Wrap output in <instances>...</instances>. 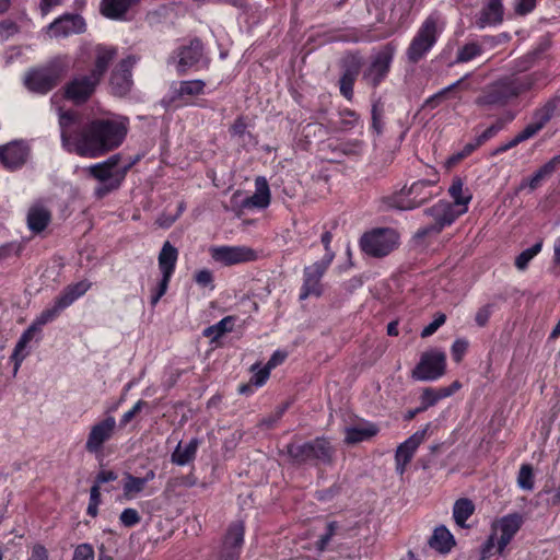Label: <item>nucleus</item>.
Masks as SVG:
<instances>
[{
  "label": "nucleus",
  "mask_w": 560,
  "mask_h": 560,
  "mask_svg": "<svg viewBox=\"0 0 560 560\" xmlns=\"http://www.w3.org/2000/svg\"><path fill=\"white\" fill-rule=\"evenodd\" d=\"M448 195L454 200L452 205L456 206V209H466V212L468 211V205L472 199V195L467 188L464 190V182L459 176L453 178L448 188Z\"/></svg>",
  "instance_id": "ea45409f"
},
{
  "label": "nucleus",
  "mask_w": 560,
  "mask_h": 560,
  "mask_svg": "<svg viewBox=\"0 0 560 560\" xmlns=\"http://www.w3.org/2000/svg\"><path fill=\"white\" fill-rule=\"evenodd\" d=\"M330 265L326 261H315L303 269V282L300 288L299 299L301 301L310 296L319 298L324 293L322 279L329 269Z\"/></svg>",
  "instance_id": "dca6fc26"
},
{
  "label": "nucleus",
  "mask_w": 560,
  "mask_h": 560,
  "mask_svg": "<svg viewBox=\"0 0 560 560\" xmlns=\"http://www.w3.org/2000/svg\"><path fill=\"white\" fill-rule=\"evenodd\" d=\"M439 180L440 176L438 173L434 174V178L416 180L409 187H404L399 191L384 197L382 203L387 209H417L440 195L441 189L438 191L433 190Z\"/></svg>",
  "instance_id": "423d86ee"
},
{
  "label": "nucleus",
  "mask_w": 560,
  "mask_h": 560,
  "mask_svg": "<svg viewBox=\"0 0 560 560\" xmlns=\"http://www.w3.org/2000/svg\"><path fill=\"white\" fill-rule=\"evenodd\" d=\"M95 552L91 544L84 542L75 547L72 560H94Z\"/></svg>",
  "instance_id": "13d9d810"
},
{
  "label": "nucleus",
  "mask_w": 560,
  "mask_h": 560,
  "mask_svg": "<svg viewBox=\"0 0 560 560\" xmlns=\"http://www.w3.org/2000/svg\"><path fill=\"white\" fill-rule=\"evenodd\" d=\"M244 536L245 522L241 520L232 522L224 536L223 551L237 550L241 553V549L244 544Z\"/></svg>",
  "instance_id": "473e14b6"
},
{
  "label": "nucleus",
  "mask_w": 560,
  "mask_h": 560,
  "mask_svg": "<svg viewBox=\"0 0 560 560\" xmlns=\"http://www.w3.org/2000/svg\"><path fill=\"white\" fill-rule=\"evenodd\" d=\"M483 49L480 44L470 42L460 47L456 55V63L468 62L479 56H481Z\"/></svg>",
  "instance_id": "49530a36"
},
{
  "label": "nucleus",
  "mask_w": 560,
  "mask_h": 560,
  "mask_svg": "<svg viewBox=\"0 0 560 560\" xmlns=\"http://www.w3.org/2000/svg\"><path fill=\"white\" fill-rule=\"evenodd\" d=\"M58 122L63 150L89 159H97L118 149L129 131L127 117H96L84 121L74 109H60Z\"/></svg>",
  "instance_id": "f257e3e1"
},
{
  "label": "nucleus",
  "mask_w": 560,
  "mask_h": 560,
  "mask_svg": "<svg viewBox=\"0 0 560 560\" xmlns=\"http://www.w3.org/2000/svg\"><path fill=\"white\" fill-rule=\"evenodd\" d=\"M203 55V45L200 38L195 37L188 45L178 48V73L183 74L188 68L196 66Z\"/></svg>",
  "instance_id": "bb28decb"
},
{
  "label": "nucleus",
  "mask_w": 560,
  "mask_h": 560,
  "mask_svg": "<svg viewBox=\"0 0 560 560\" xmlns=\"http://www.w3.org/2000/svg\"><path fill=\"white\" fill-rule=\"evenodd\" d=\"M92 287V283L84 279L75 283H70L55 299L51 307L45 308L34 320L42 329L48 323L54 322L62 311L71 306L77 300L83 296Z\"/></svg>",
  "instance_id": "9d476101"
},
{
  "label": "nucleus",
  "mask_w": 560,
  "mask_h": 560,
  "mask_svg": "<svg viewBox=\"0 0 560 560\" xmlns=\"http://www.w3.org/2000/svg\"><path fill=\"white\" fill-rule=\"evenodd\" d=\"M118 56V47L96 44L84 51L88 72L74 75L62 86V96L77 106L86 104L97 91L110 66Z\"/></svg>",
  "instance_id": "f03ea898"
},
{
  "label": "nucleus",
  "mask_w": 560,
  "mask_h": 560,
  "mask_svg": "<svg viewBox=\"0 0 560 560\" xmlns=\"http://www.w3.org/2000/svg\"><path fill=\"white\" fill-rule=\"evenodd\" d=\"M394 33V28H382L374 24L361 25L343 30L338 39L346 43H373L386 39Z\"/></svg>",
  "instance_id": "aec40b11"
},
{
  "label": "nucleus",
  "mask_w": 560,
  "mask_h": 560,
  "mask_svg": "<svg viewBox=\"0 0 560 560\" xmlns=\"http://www.w3.org/2000/svg\"><path fill=\"white\" fill-rule=\"evenodd\" d=\"M285 453L293 465L319 468L334 464L336 450L328 438L316 436L303 443L287 444Z\"/></svg>",
  "instance_id": "39448f33"
},
{
  "label": "nucleus",
  "mask_w": 560,
  "mask_h": 560,
  "mask_svg": "<svg viewBox=\"0 0 560 560\" xmlns=\"http://www.w3.org/2000/svg\"><path fill=\"white\" fill-rule=\"evenodd\" d=\"M423 213L432 219V223L420 228L416 236L424 238L429 235L440 234L445 228L451 226L459 217L466 213V209H456L452 202L439 200L427 208Z\"/></svg>",
  "instance_id": "1a4fd4ad"
},
{
  "label": "nucleus",
  "mask_w": 560,
  "mask_h": 560,
  "mask_svg": "<svg viewBox=\"0 0 560 560\" xmlns=\"http://www.w3.org/2000/svg\"><path fill=\"white\" fill-rule=\"evenodd\" d=\"M339 117L342 130H351L360 121V115L355 110L348 107L341 108L339 110Z\"/></svg>",
  "instance_id": "603ef678"
},
{
  "label": "nucleus",
  "mask_w": 560,
  "mask_h": 560,
  "mask_svg": "<svg viewBox=\"0 0 560 560\" xmlns=\"http://www.w3.org/2000/svg\"><path fill=\"white\" fill-rule=\"evenodd\" d=\"M51 221V212L42 206L31 207L27 212V228L34 234L46 230Z\"/></svg>",
  "instance_id": "f704fd0d"
},
{
  "label": "nucleus",
  "mask_w": 560,
  "mask_h": 560,
  "mask_svg": "<svg viewBox=\"0 0 560 560\" xmlns=\"http://www.w3.org/2000/svg\"><path fill=\"white\" fill-rule=\"evenodd\" d=\"M455 545L452 533L443 525L436 527L429 539V546L440 553H448Z\"/></svg>",
  "instance_id": "e433bc0d"
},
{
  "label": "nucleus",
  "mask_w": 560,
  "mask_h": 560,
  "mask_svg": "<svg viewBox=\"0 0 560 560\" xmlns=\"http://www.w3.org/2000/svg\"><path fill=\"white\" fill-rule=\"evenodd\" d=\"M428 429L429 424L423 429L416 431L397 446L395 452V468L398 475L402 476L405 474L406 467L413 458L419 446L424 442Z\"/></svg>",
  "instance_id": "412c9836"
},
{
  "label": "nucleus",
  "mask_w": 560,
  "mask_h": 560,
  "mask_svg": "<svg viewBox=\"0 0 560 560\" xmlns=\"http://www.w3.org/2000/svg\"><path fill=\"white\" fill-rule=\"evenodd\" d=\"M86 30L84 19L77 13H65L47 25L50 37L65 38L74 34H82Z\"/></svg>",
  "instance_id": "4be33fe9"
},
{
  "label": "nucleus",
  "mask_w": 560,
  "mask_h": 560,
  "mask_svg": "<svg viewBox=\"0 0 560 560\" xmlns=\"http://www.w3.org/2000/svg\"><path fill=\"white\" fill-rule=\"evenodd\" d=\"M338 528L339 525L336 521L327 523L325 533L322 534L315 542V548L317 551L323 552L327 549L329 542L331 541Z\"/></svg>",
  "instance_id": "8fccbe9b"
},
{
  "label": "nucleus",
  "mask_w": 560,
  "mask_h": 560,
  "mask_svg": "<svg viewBox=\"0 0 560 560\" xmlns=\"http://www.w3.org/2000/svg\"><path fill=\"white\" fill-rule=\"evenodd\" d=\"M442 31L440 15L438 13L429 14L421 23L406 50L408 61L418 63L422 60L435 46Z\"/></svg>",
  "instance_id": "0eeeda50"
},
{
  "label": "nucleus",
  "mask_w": 560,
  "mask_h": 560,
  "mask_svg": "<svg viewBox=\"0 0 560 560\" xmlns=\"http://www.w3.org/2000/svg\"><path fill=\"white\" fill-rule=\"evenodd\" d=\"M465 78H462L459 80H457L456 82L450 84L448 86L440 90L439 92H436L435 94L431 95L427 101H425V105L431 108V109H434L436 108L444 100H446L450 94L454 91H456L460 85L462 83L464 82Z\"/></svg>",
  "instance_id": "de8ad7c7"
},
{
  "label": "nucleus",
  "mask_w": 560,
  "mask_h": 560,
  "mask_svg": "<svg viewBox=\"0 0 560 560\" xmlns=\"http://www.w3.org/2000/svg\"><path fill=\"white\" fill-rule=\"evenodd\" d=\"M475 504L471 500L462 498L455 501L453 506V518L459 527H466L467 520L474 514Z\"/></svg>",
  "instance_id": "37998d69"
},
{
  "label": "nucleus",
  "mask_w": 560,
  "mask_h": 560,
  "mask_svg": "<svg viewBox=\"0 0 560 560\" xmlns=\"http://www.w3.org/2000/svg\"><path fill=\"white\" fill-rule=\"evenodd\" d=\"M481 9L476 20L479 28L499 26L504 21L503 0H478Z\"/></svg>",
  "instance_id": "a878e982"
},
{
  "label": "nucleus",
  "mask_w": 560,
  "mask_h": 560,
  "mask_svg": "<svg viewBox=\"0 0 560 560\" xmlns=\"http://www.w3.org/2000/svg\"><path fill=\"white\" fill-rule=\"evenodd\" d=\"M362 68V58L358 55H351L343 60L342 72L338 81L340 94L349 102L354 96V84Z\"/></svg>",
  "instance_id": "5701e85b"
},
{
  "label": "nucleus",
  "mask_w": 560,
  "mask_h": 560,
  "mask_svg": "<svg viewBox=\"0 0 560 560\" xmlns=\"http://www.w3.org/2000/svg\"><path fill=\"white\" fill-rule=\"evenodd\" d=\"M340 491H341L340 485L335 482L329 488L316 491L315 497L318 501L327 502V501L332 500L336 495H338L340 493Z\"/></svg>",
  "instance_id": "0e129e2a"
},
{
  "label": "nucleus",
  "mask_w": 560,
  "mask_h": 560,
  "mask_svg": "<svg viewBox=\"0 0 560 560\" xmlns=\"http://www.w3.org/2000/svg\"><path fill=\"white\" fill-rule=\"evenodd\" d=\"M271 202V192L269 184L264 176H258L255 179V192L242 200L241 207L243 209H266Z\"/></svg>",
  "instance_id": "cd10ccee"
},
{
  "label": "nucleus",
  "mask_w": 560,
  "mask_h": 560,
  "mask_svg": "<svg viewBox=\"0 0 560 560\" xmlns=\"http://www.w3.org/2000/svg\"><path fill=\"white\" fill-rule=\"evenodd\" d=\"M538 0H516L514 11L517 15L525 16L533 12Z\"/></svg>",
  "instance_id": "69168bd1"
},
{
  "label": "nucleus",
  "mask_w": 560,
  "mask_h": 560,
  "mask_svg": "<svg viewBox=\"0 0 560 560\" xmlns=\"http://www.w3.org/2000/svg\"><path fill=\"white\" fill-rule=\"evenodd\" d=\"M115 429L116 419L113 416H108L92 425L85 442V451L94 455L101 454L104 444L113 438Z\"/></svg>",
  "instance_id": "6ab92c4d"
},
{
  "label": "nucleus",
  "mask_w": 560,
  "mask_h": 560,
  "mask_svg": "<svg viewBox=\"0 0 560 560\" xmlns=\"http://www.w3.org/2000/svg\"><path fill=\"white\" fill-rule=\"evenodd\" d=\"M462 384L459 381H454L451 385L445 387H425L423 388L420 395V410H428L429 408L435 406L440 400L451 397L458 389H460Z\"/></svg>",
  "instance_id": "c756f323"
},
{
  "label": "nucleus",
  "mask_w": 560,
  "mask_h": 560,
  "mask_svg": "<svg viewBox=\"0 0 560 560\" xmlns=\"http://www.w3.org/2000/svg\"><path fill=\"white\" fill-rule=\"evenodd\" d=\"M19 32V26L11 20H4L0 22V40H7Z\"/></svg>",
  "instance_id": "e2e57ef3"
},
{
  "label": "nucleus",
  "mask_w": 560,
  "mask_h": 560,
  "mask_svg": "<svg viewBox=\"0 0 560 560\" xmlns=\"http://www.w3.org/2000/svg\"><path fill=\"white\" fill-rule=\"evenodd\" d=\"M206 82L200 79L183 80L171 86L168 102L176 107L195 105L194 98L205 93Z\"/></svg>",
  "instance_id": "a211bd4d"
},
{
  "label": "nucleus",
  "mask_w": 560,
  "mask_h": 560,
  "mask_svg": "<svg viewBox=\"0 0 560 560\" xmlns=\"http://www.w3.org/2000/svg\"><path fill=\"white\" fill-rule=\"evenodd\" d=\"M468 349V341L465 339H456L451 348L452 359L459 363Z\"/></svg>",
  "instance_id": "680f3d73"
},
{
  "label": "nucleus",
  "mask_w": 560,
  "mask_h": 560,
  "mask_svg": "<svg viewBox=\"0 0 560 560\" xmlns=\"http://www.w3.org/2000/svg\"><path fill=\"white\" fill-rule=\"evenodd\" d=\"M328 149L339 156H360L363 152L364 143L358 139L336 140L328 143Z\"/></svg>",
  "instance_id": "c9c22d12"
},
{
  "label": "nucleus",
  "mask_w": 560,
  "mask_h": 560,
  "mask_svg": "<svg viewBox=\"0 0 560 560\" xmlns=\"http://www.w3.org/2000/svg\"><path fill=\"white\" fill-rule=\"evenodd\" d=\"M144 489L143 480L130 472H125L122 491L124 497L128 500L136 498L137 494Z\"/></svg>",
  "instance_id": "a18cd8bd"
},
{
  "label": "nucleus",
  "mask_w": 560,
  "mask_h": 560,
  "mask_svg": "<svg viewBox=\"0 0 560 560\" xmlns=\"http://www.w3.org/2000/svg\"><path fill=\"white\" fill-rule=\"evenodd\" d=\"M141 0H102L101 13L112 20H119Z\"/></svg>",
  "instance_id": "72a5a7b5"
},
{
  "label": "nucleus",
  "mask_w": 560,
  "mask_h": 560,
  "mask_svg": "<svg viewBox=\"0 0 560 560\" xmlns=\"http://www.w3.org/2000/svg\"><path fill=\"white\" fill-rule=\"evenodd\" d=\"M517 485L521 489L532 491L535 486L534 470L532 465L523 464L517 475Z\"/></svg>",
  "instance_id": "09e8293b"
},
{
  "label": "nucleus",
  "mask_w": 560,
  "mask_h": 560,
  "mask_svg": "<svg viewBox=\"0 0 560 560\" xmlns=\"http://www.w3.org/2000/svg\"><path fill=\"white\" fill-rule=\"evenodd\" d=\"M140 161V156H136L135 159H129L127 163L122 165L120 170H116L113 172L104 162L96 163L91 165L90 174L95 179L101 183H107L114 179H119L120 183L126 177L127 173L131 170V167Z\"/></svg>",
  "instance_id": "c85d7f7f"
},
{
  "label": "nucleus",
  "mask_w": 560,
  "mask_h": 560,
  "mask_svg": "<svg viewBox=\"0 0 560 560\" xmlns=\"http://www.w3.org/2000/svg\"><path fill=\"white\" fill-rule=\"evenodd\" d=\"M320 242L324 246L325 254L318 261H326V264L331 265L335 259V252L331 249L332 234L330 231H325L320 236Z\"/></svg>",
  "instance_id": "864d4df0"
},
{
  "label": "nucleus",
  "mask_w": 560,
  "mask_h": 560,
  "mask_svg": "<svg viewBox=\"0 0 560 560\" xmlns=\"http://www.w3.org/2000/svg\"><path fill=\"white\" fill-rule=\"evenodd\" d=\"M524 524V516L517 512L509 513L495 523V528L500 532L497 541V553L502 555L509 544L512 541L517 532Z\"/></svg>",
  "instance_id": "b1692460"
},
{
  "label": "nucleus",
  "mask_w": 560,
  "mask_h": 560,
  "mask_svg": "<svg viewBox=\"0 0 560 560\" xmlns=\"http://www.w3.org/2000/svg\"><path fill=\"white\" fill-rule=\"evenodd\" d=\"M28 148L23 141H11L0 145V163L4 168L15 171L27 161Z\"/></svg>",
  "instance_id": "393cba45"
},
{
  "label": "nucleus",
  "mask_w": 560,
  "mask_h": 560,
  "mask_svg": "<svg viewBox=\"0 0 560 560\" xmlns=\"http://www.w3.org/2000/svg\"><path fill=\"white\" fill-rule=\"evenodd\" d=\"M118 474L112 469H102L94 477L93 482L101 486L117 480Z\"/></svg>",
  "instance_id": "338daca9"
},
{
  "label": "nucleus",
  "mask_w": 560,
  "mask_h": 560,
  "mask_svg": "<svg viewBox=\"0 0 560 560\" xmlns=\"http://www.w3.org/2000/svg\"><path fill=\"white\" fill-rule=\"evenodd\" d=\"M137 59L129 55L122 58L112 70L109 75V89L115 96H126L132 86V68Z\"/></svg>",
  "instance_id": "f3484780"
},
{
  "label": "nucleus",
  "mask_w": 560,
  "mask_h": 560,
  "mask_svg": "<svg viewBox=\"0 0 560 560\" xmlns=\"http://www.w3.org/2000/svg\"><path fill=\"white\" fill-rule=\"evenodd\" d=\"M383 115H384V108L380 103H374L372 105L371 109V126L370 129L372 132L376 133L377 136L383 133Z\"/></svg>",
  "instance_id": "3c124183"
},
{
  "label": "nucleus",
  "mask_w": 560,
  "mask_h": 560,
  "mask_svg": "<svg viewBox=\"0 0 560 560\" xmlns=\"http://www.w3.org/2000/svg\"><path fill=\"white\" fill-rule=\"evenodd\" d=\"M199 444L200 442L197 438L191 439L184 448L182 447V442H179L171 455V462L178 466L191 463L196 458Z\"/></svg>",
  "instance_id": "4c0bfd02"
},
{
  "label": "nucleus",
  "mask_w": 560,
  "mask_h": 560,
  "mask_svg": "<svg viewBox=\"0 0 560 560\" xmlns=\"http://www.w3.org/2000/svg\"><path fill=\"white\" fill-rule=\"evenodd\" d=\"M235 320V316H225L217 324L205 328L202 335L207 338H210L211 343H218L222 336L233 330Z\"/></svg>",
  "instance_id": "79ce46f5"
},
{
  "label": "nucleus",
  "mask_w": 560,
  "mask_h": 560,
  "mask_svg": "<svg viewBox=\"0 0 560 560\" xmlns=\"http://www.w3.org/2000/svg\"><path fill=\"white\" fill-rule=\"evenodd\" d=\"M396 50L397 44L388 42L372 58L363 77L373 88H377L387 78Z\"/></svg>",
  "instance_id": "ddd939ff"
},
{
  "label": "nucleus",
  "mask_w": 560,
  "mask_h": 560,
  "mask_svg": "<svg viewBox=\"0 0 560 560\" xmlns=\"http://www.w3.org/2000/svg\"><path fill=\"white\" fill-rule=\"evenodd\" d=\"M544 242L539 240L529 248L521 252L516 257L514 265L518 270H526L532 259L537 256L542 249Z\"/></svg>",
  "instance_id": "c03bdc74"
},
{
  "label": "nucleus",
  "mask_w": 560,
  "mask_h": 560,
  "mask_svg": "<svg viewBox=\"0 0 560 560\" xmlns=\"http://www.w3.org/2000/svg\"><path fill=\"white\" fill-rule=\"evenodd\" d=\"M445 322L446 315L443 313H438L434 319L422 329L421 337L428 338L432 336L442 325H444Z\"/></svg>",
  "instance_id": "052dcab7"
},
{
  "label": "nucleus",
  "mask_w": 560,
  "mask_h": 560,
  "mask_svg": "<svg viewBox=\"0 0 560 560\" xmlns=\"http://www.w3.org/2000/svg\"><path fill=\"white\" fill-rule=\"evenodd\" d=\"M178 256V249L173 244H171L170 241L163 243L158 256V266L161 272V279L151 289L150 294V304L152 306H155L162 296L167 292L170 282L176 270Z\"/></svg>",
  "instance_id": "9b49d317"
},
{
  "label": "nucleus",
  "mask_w": 560,
  "mask_h": 560,
  "mask_svg": "<svg viewBox=\"0 0 560 560\" xmlns=\"http://www.w3.org/2000/svg\"><path fill=\"white\" fill-rule=\"evenodd\" d=\"M399 243L400 235L393 228H373L364 232L359 240L361 252L373 258L388 256Z\"/></svg>",
  "instance_id": "6e6552de"
},
{
  "label": "nucleus",
  "mask_w": 560,
  "mask_h": 560,
  "mask_svg": "<svg viewBox=\"0 0 560 560\" xmlns=\"http://www.w3.org/2000/svg\"><path fill=\"white\" fill-rule=\"evenodd\" d=\"M493 313V304L488 303L478 308L475 315V322L478 327H485L489 323V319Z\"/></svg>",
  "instance_id": "bf43d9fd"
},
{
  "label": "nucleus",
  "mask_w": 560,
  "mask_h": 560,
  "mask_svg": "<svg viewBox=\"0 0 560 560\" xmlns=\"http://www.w3.org/2000/svg\"><path fill=\"white\" fill-rule=\"evenodd\" d=\"M378 431V427L372 422H365L363 427H349L346 429L345 441L347 444H357L370 440L375 436Z\"/></svg>",
  "instance_id": "a19ab883"
},
{
  "label": "nucleus",
  "mask_w": 560,
  "mask_h": 560,
  "mask_svg": "<svg viewBox=\"0 0 560 560\" xmlns=\"http://www.w3.org/2000/svg\"><path fill=\"white\" fill-rule=\"evenodd\" d=\"M42 329L33 322L27 329L24 330L20 339L18 340L13 353L10 357L11 361L14 362V370L16 371L25 357L27 355L26 348L28 343L38 335Z\"/></svg>",
  "instance_id": "2f4dec72"
},
{
  "label": "nucleus",
  "mask_w": 560,
  "mask_h": 560,
  "mask_svg": "<svg viewBox=\"0 0 560 560\" xmlns=\"http://www.w3.org/2000/svg\"><path fill=\"white\" fill-rule=\"evenodd\" d=\"M541 129L539 126L534 124L533 121L529 122L522 131H520L515 137L516 140H518L520 143L533 138L536 136Z\"/></svg>",
  "instance_id": "774afa93"
},
{
  "label": "nucleus",
  "mask_w": 560,
  "mask_h": 560,
  "mask_svg": "<svg viewBox=\"0 0 560 560\" xmlns=\"http://www.w3.org/2000/svg\"><path fill=\"white\" fill-rule=\"evenodd\" d=\"M546 81L547 73L544 70L504 75L483 88L475 104L480 108H502L540 90Z\"/></svg>",
  "instance_id": "7ed1b4c3"
},
{
  "label": "nucleus",
  "mask_w": 560,
  "mask_h": 560,
  "mask_svg": "<svg viewBox=\"0 0 560 560\" xmlns=\"http://www.w3.org/2000/svg\"><path fill=\"white\" fill-rule=\"evenodd\" d=\"M148 406V401L139 399L130 410L126 411L120 420H119V427L124 428L126 427L141 410Z\"/></svg>",
  "instance_id": "4d7b16f0"
},
{
  "label": "nucleus",
  "mask_w": 560,
  "mask_h": 560,
  "mask_svg": "<svg viewBox=\"0 0 560 560\" xmlns=\"http://www.w3.org/2000/svg\"><path fill=\"white\" fill-rule=\"evenodd\" d=\"M68 70V57L56 56L44 65L27 69L23 77V84L31 93L46 95L59 85Z\"/></svg>",
  "instance_id": "20e7f679"
},
{
  "label": "nucleus",
  "mask_w": 560,
  "mask_h": 560,
  "mask_svg": "<svg viewBox=\"0 0 560 560\" xmlns=\"http://www.w3.org/2000/svg\"><path fill=\"white\" fill-rule=\"evenodd\" d=\"M194 280L200 288H209L210 290L214 289L213 273L209 269L198 270L194 275Z\"/></svg>",
  "instance_id": "6e6d98bb"
},
{
  "label": "nucleus",
  "mask_w": 560,
  "mask_h": 560,
  "mask_svg": "<svg viewBox=\"0 0 560 560\" xmlns=\"http://www.w3.org/2000/svg\"><path fill=\"white\" fill-rule=\"evenodd\" d=\"M119 521L125 527L130 528L140 523L141 516L136 509L127 508L120 513Z\"/></svg>",
  "instance_id": "5fc2aeb1"
},
{
  "label": "nucleus",
  "mask_w": 560,
  "mask_h": 560,
  "mask_svg": "<svg viewBox=\"0 0 560 560\" xmlns=\"http://www.w3.org/2000/svg\"><path fill=\"white\" fill-rule=\"evenodd\" d=\"M513 119V114L510 115L506 120L502 117L497 118L493 124L486 128L480 135L476 136L472 141L466 143L460 151L450 155L446 160V165L453 167L464 159L470 156L478 148L494 138L504 128L506 121H512Z\"/></svg>",
  "instance_id": "2eb2a0df"
},
{
  "label": "nucleus",
  "mask_w": 560,
  "mask_h": 560,
  "mask_svg": "<svg viewBox=\"0 0 560 560\" xmlns=\"http://www.w3.org/2000/svg\"><path fill=\"white\" fill-rule=\"evenodd\" d=\"M211 258L223 266H234L258 260L259 254L245 245H218L209 248Z\"/></svg>",
  "instance_id": "4468645a"
},
{
  "label": "nucleus",
  "mask_w": 560,
  "mask_h": 560,
  "mask_svg": "<svg viewBox=\"0 0 560 560\" xmlns=\"http://www.w3.org/2000/svg\"><path fill=\"white\" fill-rule=\"evenodd\" d=\"M560 104V95H553L541 106L536 108L533 114V122L542 129L553 117Z\"/></svg>",
  "instance_id": "58836bf2"
},
{
  "label": "nucleus",
  "mask_w": 560,
  "mask_h": 560,
  "mask_svg": "<svg viewBox=\"0 0 560 560\" xmlns=\"http://www.w3.org/2000/svg\"><path fill=\"white\" fill-rule=\"evenodd\" d=\"M446 372V355L439 350L425 351L411 372L416 381L433 382L441 378Z\"/></svg>",
  "instance_id": "f8f14e48"
},
{
  "label": "nucleus",
  "mask_w": 560,
  "mask_h": 560,
  "mask_svg": "<svg viewBox=\"0 0 560 560\" xmlns=\"http://www.w3.org/2000/svg\"><path fill=\"white\" fill-rule=\"evenodd\" d=\"M560 166V154L555 155L544 165H541L530 177L523 178L520 189L529 188L530 191L539 188Z\"/></svg>",
  "instance_id": "7c9ffc66"
}]
</instances>
